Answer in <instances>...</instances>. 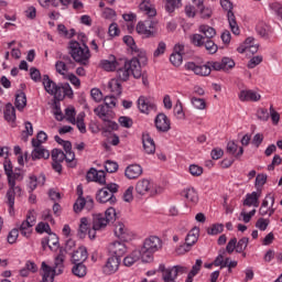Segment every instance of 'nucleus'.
Wrapping results in <instances>:
<instances>
[{"label":"nucleus","instance_id":"2","mask_svg":"<svg viewBox=\"0 0 282 282\" xmlns=\"http://www.w3.org/2000/svg\"><path fill=\"white\" fill-rule=\"evenodd\" d=\"M69 54L73 61H75V63H78V65H89V59L91 58V51H89V46H87V44H80L77 41H70Z\"/></svg>","mask_w":282,"mask_h":282},{"label":"nucleus","instance_id":"39","mask_svg":"<svg viewBox=\"0 0 282 282\" xmlns=\"http://www.w3.org/2000/svg\"><path fill=\"white\" fill-rule=\"evenodd\" d=\"M189 41L192 45H195V47H204V43H206V37L202 33H195L189 36Z\"/></svg>","mask_w":282,"mask_h":282},{"label":"nucleus","instance_id":"33","mask_svg":"<svg viewBox=\"0 0 282 282\" xmlns=\"http://www.w3.org/2000/svg\"><path fill=\"white\" fill-rule=\"evenodd\" d=\"M4 120H7V122H15L17 120V109H14V106L10 102L6 105Z\"/></svg>","mask_w":282,"mask_h":282},{"label":"nucleus","instance_id":"1","mask_svg":"<svg viewBox=\"0 0 282 282\" xmlns=\"http://www.w3.org/2000/svg\"><path fill=\"white\" fill-rule=\"evenodd\" d=\"M141 63H147V53H140L139 58L133 57L130 61L120 59L119 66H117V80H121V83H127L129 77L133 76V78H142V66Z\"/></svg>","mask_w":282,"mask_h":282},{"label":"nucleus","instance_id":"29","mask_svg":"<svg viewBox=\"0 0 282 282\" xmlns=\"http://www.w3.org/2000/svg\"><path fill=\"white\" fill-rule=\"evenodd\" d=\"M198 30L203 37H205V41H210L217 36V31L213 26L202 24Z\"/></svg>","mask_w":282,"mask_h":282},{"label":"nucleus","instance_id":"22","mask_svg":"<svg viewBox=\"0 0 282 282\" xmlns=\"http://www.w3.org/2000/svg\"><path fill=\"white\" fill-rule=\"evenodd\" d=\"M48 246L50 250H58L59 242H58V236L56 234L51 232L48 234L47 238L42 239V248L45 250V247Z\"/></svg>","mask_w":282,"mask_h":282},{"label":"nucleus","instance_id":"42","mask_svg":"<svg viewBox=\"0 0 282 282\" xmlns=\"http://www.w3.org/2000/svg\"><path fill=\"white\" fill-rule=\"evenodd\" d=\"M32 147H41L43 142H47V133L45 131H40L36 139H32Z\"/></svg>","mask_w":282,"mask_h":282},{"label":"nucleus","instance_id":"19","mask_svg":"<svg viewBox=\"0 0 282 282\" xmlns=\"http://www.w3.org/2000/svg\"><path fill=\"white\" fill-rule=\"evenodd\" d=\"M143 150L147 155L155 154V141L149 133L142 135Z\"/></svg>","mask_w":282,"mask_h":282},{"label":"nucleus","instance_id":"3","mask_svg":"<svg viewBox=\"0 0 282 282\" xmlns=\"http://www.w3.org/2000/svg\"><path fill=\"white\" fill-rule=\"evenodd\" d=\"M162 249V240L160 237L151 236L143 241L142 248L139 250L142 253L143 263H150L153 261L154 252Z\"/></svg>","mask_w":282,"mask_h":282},{"label":"nucleus","instance_id":"52","mask_svg":"<svg viewBox=\"0 0 282 282\" xmlns=\"http://www.w3.org/2000/svg\"><path fill=\"white\" fill-rule=\"evenodd\" d=\"M166 52V43L164 41L159 42L156 50L153 52L154 58H160V56H164V53Z\"/></svg>","mask_w":282,"mask_h":282},{"label":"nucleus","instance_id":"57","mask_svg":"<svg viewBox=\"0 0 282 282\" xmlns=\"http://www.w3.org/2000/svg\"><path fill=\"white\" fill-rule=\"evenodd\" d=\"M183 56L180 53H172L170 55V63L174 65V67H180L182 65Z\"/></svg>","mask_w":282,"mask_h":282},{"label":"nucleus","instance_id":"47","mask_svg":"<svg viewBox=\"0 0 282 282\" xmlns=\"http://www.w3.org/2000/svg\"><path fill=\"white\" fill-rule=\"evenodd\" d=\"M197 8L200 10L202 19H210L213 17V10L210 8H204L203 1H198Z\"/></svg>","mask_w":282,"mask_h":282},{"label":"nucleus","instance_id":"18","mask_svg":"<svg viewBox=\"0 0 282 282\" xmlns=\"http://www.w3.org/2000/svg\"><path fill=\"white\" fill-rule=\"evenodd\" d=\"M143 170L140 164H131L126 167L124 175L128 180H138L142 175Z\"/></svg>","mask_w":282,"mask_h":282},{"label":"nucleus","instance_id":"41","mask_svg":"<svg viewBox=\"0 0 282 282\" xmlns=\"http://www.w3.org/2000/svg\"><path fill=\"white\" fill-rule=\"evenodd\" d=\"M123 43H126V45H128L132 50V52H135V54L140 57V54H142V52L138 50V46L135 45V41L133 40L132 36L130 35L123 36Z\"/></svg>","mask_w":282,"mask_h":282},{"label":"nucleus","instance_id":"32","mask_svg":"<svg viewBox=\"0 0 282 282\" xmlns=\"http://www.w3.org/2000/svg\"><path fill=\"white\" fill-rule=\"evenodd\" d=\"M100 65L105 72H116L120 67V61H116V57L112 56V59H102Z\"/></svg>","mask_w":282,"mask_h":282},{"label":"nucleus","instance_id":"61","mask_svg":"<svg viewBox=\"0 0 282 282\" xmlns=\"http://www.w3.org/2000/svg\"><path fill=\"white\" fill-rule=\"evenodd\" d=\"M119 124H121L124 129H131L133 127V119L130 117H120Z\"/></svg>","mask_w":282,"mask_h":282},{"label":"nucleus","instance_id":"14","mask_svg":"<svg viewBox=\"0 0 282 282\" xmlns=\"http://www.w3.org/2000/svg\"><path fill=\"white\" fill-rule=\"evenodd\" d=\"M94 113L105 122V120H113L116 118V112L105 105H99L94 109Z\"/></svg>","mask_w":282,"mask_h":282},{"label":"nucleus","instance_id":"35","mask_svg":"<svg viewBox=\"0 0 282 282\" xmlns=\"http://www.w3.org/2000/svg\"><path fill=\"white\" fill-rule=\"evenodd\" d=\"M14 105L18 111H23V109H25V107L28 106V97L25 96V93L20 91L15 96Z\"/></svg>","mask_w":282,"mask_h":282},{"label":"nucleus","instance_id":"44","mask_svg":"<svg viewBox=\"0 0 282 282\" xmlns=\"http://www.w3.org/2000/svg\"><path fill=\"white\" fill-rule=\"evenodd\" d=\"M174 116H176L177 120H184L185 113H184V106L182 105L181 100H177L174 106Z\"/></svg>","mask_w":282,"mask_h":282},{"label":"nucleus","instance_id":"46","mask_svg":"<svg viewBox=\"0 0 282 282\" xmlns=\"http://www.w3.org/2000/svg\"><path fill=\"white\" fill-rule=\"evenodd\" d=\"M102 215H104V219L107 221V224H111V223L116 221V217H117L116 208L109 207Z\"/></svg>","mask_w":282,"mask_h":282},{"label":"nucleus","instance_id":"53","mask_svg":"<svg viewBox=\"0 0 282 282\" xmlns=\"http://www.w3.org/2000/svg\"><path fill=\"white\" fill-rule=\"evenodd\" d=\"M35 231L39 232V235H43V232L51 235L52 228L50 227V224H47V223H39L37 226L35 227Z\"/></svg>","mask_w":282,"mask_h":282},{"label":"nucleus","instance_id":"21","mask_svg":"<svg viewBox=\"0 0 282 282\" xmlns=\"http://www.w3.org/2000/svg\"><path fill=\"white\" fill-rule=\"evenodd\" d=\"M87 259H89L87 247L82 246L77 250H75L72 254L73 263H84V261H87Z\"/></svg>","mask_w":282,"mask_h":282},{"label":"nucleus","instance_id":"48","mask_svg":"<svg viewBox=\"0 0 282 282\" xmlns=\"http://www.w3.org/2000/svg\"><path fill=\"white\" fill-rule=\"evenodd\" d=\"M203 47H205L208 54H217L219 50V46H217L213 40H205Z\"/></svg>","mask_w":282,"mask_h":282},{"label":"nucleus","instance_id":"28","mask_svg":"<svg viewBox=\"0 0 282 282\" xmlns=\"http://www.w3.org/2000/svg\"><path fill=\"white\" fill-rule=\"evenodd\" d=\"M119 126L118 122L113 121V119H108L104 121V128L101 130V134L107 138V135H111V131H118Z\"/></svg>","mask_w":282,"mask_h":282},{"label":"nucleus","instance_id":"50","mask_svg":"<svg viewBox=\"0 0 282 282\" xmlns=\"http://www.w3.org/2000/svg\"><path fill=\"white\" fill-rule=\"evenodd\" d=\"M51 158L53 162H63L65 160V152L61 149H53Z\"/></svg>","mask_w":282,"mask_h":282},{"label":"nucleus","instance_id":"23","mask_svg":"<svg viewBox=\"0 0 282 282\" xmlns=\"http://www.w3.org/2000/svg\"><path fill=\"white\" fill-rule=\"evenodd\" d=\"M109 226V223L105 219L104 214H95L93 215V220H91V227L94 230H105Z\"/></svg>","mask_w":282,"mask_h":282},{"label":"nucleus","instance_id":"12","mask_svg":"<svg viewBox=\"0 0 282 282\" xmlns=\"http://www.w3.org/2000/svg\"><path fill=\"white\" fill-rule=\"evenodd\" d=\"M154 124L161 133H169V131H171V120H169V117L163 112L155 117Z\"/></svg>","mask_w":282,"mask_h":282},{"label":"nucleus","instance_id":"37","mask_svg":"<svg viewBox=\"0 0 282 282\" xmlns=\"http://www.w3.org/2000/svg\"><path fill=\"white\" fill-rule=\"evenodd\" d=\"M87 232H89V219H87V217H83L78 229L79 239H85V237H87Z\"/></svg>","mask_w":282,"mask_h":282},{"label":"nucleus","instance_id":"20","mask_svg":"<svg viewBox=\"0 0 282 282\" xmlns=\"http://www.w3.org/2000/svg\"><path fill=\"white\" fill-rule=\"evenodd\" d=\"M241 102H259L261 96L254 90H241L239 94Z\"/></svg>","mask_w":282,"mask_h":282},{"label":"nucleus","instance_id":"63","mask_svg":"<svg viewBox=\"0 0 282 282\" xmlns=\"http://www.w3.org/2000/svg\"><path fill=\"white\" fill-rule=\"evenodd\" d=\"M270 10L275 12L276 17H280L282 20V4L280 2H273L269 4Z\"/></svg>","mask_w":282,"mask_h":282},{"label":"nucleus","instance_id":"55","mask_svg":"<svg viewBox=\"0 0 282 282\" xmlns=\"http://www.w3.org/2000/svg\"><path fill=\"white\" fill-rule=\"evenodd\" d=\"M224 232V224H214L207 229V235H221Z\"/></svg>","mask_w":282,"mask_h":282},{"label":"nucleus","instance_id":"45","mask_svg":"<svg viewBox=\"0 0 282 282\" xmlns=\"http://www.w3.org/2000/svg\"><path fill=\"white\" fill-rule=\"evenodd\" d=\"M65 158V162H67L68 166L70 169H76V154L74 153V151H69V152H66L64 153Z\"/></svg>","mask_w":282,"mask_h":282},{"label":"nucleus","instance_id":"7","mask_svg":"<svg viewBox=\"0 0 282 282\" xmlns=\"http://www.w3.org/2000/svg\"><path fill=\"white\" fill-rule=\"evenodd\" d=\"M4 173L8 177V184H9V189H8V197H9V202L12 203L13 199V195L15 193H21V186H17V182H14V180H12V162H8L6 161L4 163Z\"/></svg>","mask_w":282,"mask_h":282},{"label":"nucleus","instance_id":"17","mask_svg":"<svg viewBox=\"0 0 282 282\" xmlns=\"http://www.w3.org/2000/svg\"><path fill=\"white\" fill-rule=\"evenodd\" d=\"M109 252L113 258L120 259L127 254V245H124V242L115 241L109 246Z\"/></svg>","mask_w":282,"mask_h":282},{"label":"nucleus","instance_id":"13","mask_svg":"<svg viewBox=\"0 0 282 282\" xmlns=\"http://www.w3.org/2000/svg\"><path fill=\"white\" fill-rule=\"evenodd\" d=\"M96 199L99 204H109L110 206H113L118 202L116 195L107 192V188L104 187L97 192Z\"/></svg>","mask_w":282,"mask_h":282},{"label":"nucleus","instance_id":"38","mask_svg":"<svg viewBox=\"0 0 282 282\" xmlns=\"http://www.w3.org/2000/svg\"><path fill=\"white\" fill-rule=\"evenodd\" d=\"M72 272L75 276L83 279V276H87V267L84 263H74Z\"/></svg>","mask_w":282,"mask_h":282},{"label":"nucleus","instance_id":"24","mask_svg":"<svg viewBox=\"0 0 282 282\" xmlns=\"http://www.w3.org/2000/svg\"><path fill=\"white\" fill-rule=\"evenodd\" d=\"M138 108L141 113H150V111L155 109V104L151 102L149 99H147V97L141 96L138 99Z\"/></svg>","mask_w":282,"mask_h":282},{"label":"nucleus","instance_id":"56","mask_svg":"<svg viewBox=\"0 0 282 282\" xmlns=\"http://www.w3.org/2000/svg\"><path fill=\"white\" fill-rule=\"evenodd\" d=\"M226 256V249L219 250L218 256L216 257V259L214 260V265L216 268H220V270H223V265H224V257Z\"/></svg>","mask_w":282,"mask_h":282},{"label":"nucleus","instance_id":"59","mask_svg":"<svg viewBox=\"0 0 282 282\" xmlns=\"http://www.w3.org/2000/svg\"><path fill=\"white\" fill-rule=\"evenodd\" d=\"M85 204V197H78L73 206L74 213H82Z\"/></svg>","mask_w":282,"mask_h":282},{"label":"nucleus","instance_id":"9","mask_svg":"<svg viewBox=\"0 0 282 282\" xmlns=\"http://www.w3.org/2000/svg\"><path fill=\"white\" fill-rule=\"evenodd\" d=\"M199 239V228L194 227L185 238V245L181 246L178 250H183V252H191V248L197 243Z\"/></svg>","mask_w":282,"mask_h":282},{"label":"nucleus","instance_id":"4","mask_svg":"<svg viewBox=\"0 0 282 282\" xmlns=\"http://www.w3.org/2000/svg\"><path fill=\"white\" fill-rule=\"evenodd\" d=\"M135 30L142 39H155V36H158V21H140L138 22Z\"/></svg>","mask_w":282,"mask_h":282},{"label":"nucleus","instance_id":"25","mask_svg":"<svg viewBox=\"0 0 282 282\" xmlns=\"http://www.w3.org/2000/svg\"><path fill=\"white\" fill-rule=\"evenodd\" d=\"M31 158L33 161L47 160L50 159V151L42 145L34 147V150L31 153Z\"/></svg>","mask_w":282,"mask_h":282},{"label":"nucleus","instance_id":"6","mask_svg":"<svg viewBox=\"0 0 282 282\" xmlns=\"http://www.w3.org/2000/svg\"><path fill=\"white\" fill-rule=\"evenodd\" d=\"M135 193L137 195H140L141 197H144V195H148V193L153 197V195H158V193H162L161 188H154L153 183L149 181V178H142L137 182L135 184Z\"/></svg>","mask_w":282,"mask_h":282},{"label":"nucleus","instance_id":"36","mask_svg":"<svg viewBox=\"0 0 282 282\" xmlns=\"http://www.w3.org/2000/svg\"><path fill=\"white\" fill-rule=\"evenodd\" d=\"M108 87L113 96L120 97L122 95V84L119 79H111Z\"/></svg>","mask_w":282,"mask_h":282},{"label":"nucleus","instance_id":"51","mask_svg":"<svg viewBox=\"0 0 282 282\" xmlns=\"http://www.w3.org/2000/svg\"><path fill=\"white\" fill-rule=\"evenodd\" d=\"M167 270H172V278L177 279L178 274H186L188 269L184 265H174Z\"/></svg>","mask_w":282,"mask_h":282},{"label":"nucleus","instance_id":"54","mask_svg":"<svg viewBox=\"0 0 282 282\" xmlns=\"http://www.w3.org/2000/svg\"><path fill=\"white\" fill-rule=\"evenodd\" d=\"M191 102L195 109L204 110L206 109V100L197 97H192Z\"/></svg>","mask_w":282,"mask_h":282},{"label":"nucleus","instance_id":"27","mask_svg":"<svg viewBox=\"0 0 282 282\" xmlns=\"http://www.w3.org/2000/svg\"><path fill=\"white\" fill-rule=\"evenodd\" d=\"M259 197H261V192L247 194L246 199L243 200V206H253L254 208H259Z\"/></svg>","mask_w":282,"mask_h":282},{"label":"nucleus","instance_id":"43","mask_svg":"<svg viewBox=\"0 0 282 282\" xmlns=\"http://www.w3.org/2000/svg\"><path fill=\"white\" fill-rule=\"evenodd\" d=\"M248 243H250V239L248 237L241 238L239 241L236 242V252L241 254L245 252L246 248H248Z\"/></svg>","mask_w":282,"mask_h":282},{"label":"nucleus","instance_id":"64","mask_svg":"<svg viewBox=\"0 0 282 282\" xmlns=\"http://www.w3.org/2000/svg\"><path fill=\"white\" fill-rule=\"evenodd\" d=\"M105 170L107 173H116V171H118V163L113 161H106Z\"/></svg>","mask_w":282,"mask_h":282},{"label":"nucleus","instance_id":"58","mask_svg":"<svg viewBox=\"0 0 282 282\" xmlns=\"http://www.w3.org/2000/svg\"><path fill=\"white\" fill-rule=\"evenodd\" d=\"M116 95H111V96H106L104 99V107H109V109H112L116 107Z\"/></svg>","mask_w":282,"mask_h":282},{"label":"nucleus","instance_id":"31","mask_svg":"<svg viewBox=\"0 0 282 282\" xmlns=\"http://www.w3.org/2000/svg\"><path fill=\"white\" fill-rule=\"evenodd\" d=\"M139 9L150 18L158 14V11L153 8V4H151L150 0H142V2L139 4Z\"/></svg>","mask_w":282,"mask_h":282},{"label":"nucleus","instance_id":"16","mask_svg":"<svg viewBox=\"0 0 282 282\" xmlns=\"http://www.w3.org/2000/svg\"><path fill=\"white\" fill-rule=\"evenodd\" d=\"M115 235L121 241H131V239H133V234L122 223L115 225Z\"/></svg>","mask_w":282,"mask_h":282},{"label":"nucleus","instance_id":"40","mask_svg":"<svg viewBox=\"0 0 282 282\" xmlns=\"http://www.w3.org/2000/svg\"><path fill=\"white\" fill-rule=\"evenodd\" d=\"M177 8H182V0H166L165 10L166 12L173 13Z\"/></svg>","mask_w":282,"mask_h":282},{"label":"nucleus","instance_id":"60","mask_svg":"<svg viewBox=\"0 0 282 282\" xmlns=\"http://www.w3.org/2000/svg\"><path fill=\"white\" fill-rule=\"evenodd\" d=\"M61 94L64 96H67L68 98H72L74 96V90H72V86L69 84H62L61 86Z\"/></svg>","mask_w":282,"mask_h":282},{"label":"nucleus","instance_id":"26","mask_svg":"<svg viewBox=\"0 0 282 282\" xmlns=\"http://www.w3.org/2000/svg\"><path fill=\"white\" fill-rule=\"evenodd\" d=\"M140 259L142 260V251L134 250L123 259V265H126V268H131V265L137 263V261H140Z\"/></svg>","mask_w":282,"mask_h":282},{"label":"nucleus","instance_id":"34","mask_svg":"<svg viewBox=\"0 0 282 282\" xmlns=\"http://www.w3.org/2000/svg\"><path fill=\"white\" fill-rule=\"evenodd\" d=\"M182 196L185 197L191 204H197L199 202V196L197 195V191L195 188H187L182 192Z\"/></svg>","mask_w":282,"mask_h":282},{"label":"nucleus","instance_id":"5","mask_svg":"<svg viewBox=\"0 0 282 282\" xmlns=\"http://www.w3.org/2000/svg\"><path fill=\"white\" fill-rule=\"evenodd\" d=\"M43 86L46 94H50V96H54L55 100L65 99V95H62L61 93L62 84H56L50 78V75H43Z\"/></svg>","mask_w":282,"mask_h":282},{"label":"nucleus","instance_id":"15","mask_svg":"<svg viewBox=\"0 0 282 282\" xmlns=\"http://www.w3.org/2000/svg\"><path fill=\"white\" fill-rule=\"evenodd\" d=\"M36 224V217L34 215L29 214L26 219L19 226V229L22 237H30L32 235V227Z\"/></svg>","mask_w":282,"mask_h":282},{"label":"nucleus","instance_id":"10","mask_svg":"<svg viewBox=\"0 0 282 282\" xmlns=\"http://www.w3.org/2000/svg\"><path fill=\"white\" fill-rule=\"evenodd\" d=\"M185 69L194 72L196 76H210V66L208 64L199 65L195 62H188L185 64Z\"/></svg>","mask_w":282,"mask_h":282},{"label":"nucleus","instance_id":"11","mask_svg":"<svg viewBox=\"0 0 282 282\" xmlns=\"http://www.w3.org/2000/svg\"><path fill=\"white\" fill-rule=\"evenodd\" d=\"M120 259L119 258H113V256L109 257L102 267V272L107 276H111V274H116L118 270L120 269Z\"/></svg>","mask_w":282,"mask_h":282},{"label":"nucleus","instance_id":"49","mask_svg":"<svg viewBox=\"0 0 282 282\" xmlns=\"http://www.w3.org/2000/svg\"><path fill=\"white\" fill-rule=\"evenodd\" d=\"M220 63L223 65V72H229V69H234L235 67V59L230 57H223Z\"/></svg>","mask_w":282,"mask_h":282},{"label":"nucleus","instance_id":"30","mask_svg":"<svg viewBox=\"0 0 282 282\" xmlns=\"http://www.w3.org/2000/svg\"><path fill=\"white\" fill-rule=\"evenodd\" d=\"M237 149H239L238 152ZM226 153H228V155H235L237 159H239L241 155H243V147L237 145L235 141H229L227 143Z\"/></svg>","mask_w":282,"mask_h":282},{"label":"nucleus","instance_id":"8","mask_svg":"<svg viewBox=\"0 0 282 282\" xmlns=\"http://www.w3.org/2000/svg\"><path fill=\"white\" fill-rule=\"evenodd\" d=\"M220 6L223 10H226L228 23L232 34L239 35V25L237 24V18L235 17V12H232V3L230 0H220Z\"/></svg>","mask_w":282,"mask_h":282},{"label":"nucleus","instance_id":"62","mask_svg":"<svg viewBox=\"0 0 282 282\" xmlns=\"http://www.w3.org/2000/svg\"><path fill=\"white\" fill-rule=\"evenodd\" d=\"M17 239H19V228H13L7 237L8 243H17Z\"/></svg>","mask_w":282,"mask_h":282}]
</instances>
